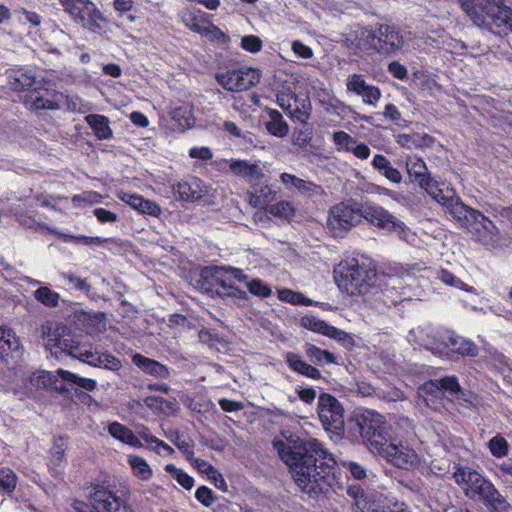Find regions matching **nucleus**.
Here are the masks:
<instances>
[{"mask_svg":"<svg viewBox=\"0 0 512 512\" xmlns=\"http://www.w3.org/2000/svg\"><path fill=\"white\" fill-rule=\"evenodd\" d=\"M281 460L286 463L297 487L310 498L318 499L333 488L337 462L316 438L297 437L287 442H273Z\"/></svg>","mask_w":512,"mask_h":512,"instance_id":"1","label":"nucleus"},{"mask_svg":"<svg viewBox=\"0 0 512 512\" xmlns=\"http://www.w3.org/2000/svg\"><path fill=\"white\" fill-rule=\"evenodd\" d=\"M453 478L466 497L481 502L489 512H512L507 499L478 471L458 464Z\"/></svg>","mask_w":512,"mask_h":512,"instance_id":"2","label":"nucleus"},{"mask_svg":"<svg viewBox=\"0 0 512 512\" xmlns=\"http://www.w3.org/2000/svg\"><path fill=\"white\" fill-rule=\"evenodd\" d=\"M340 290L351 296H362L376 284L377 266L373 259L358 255L342 260L334 270Z\"/></svg>","mask_w":512,"mask_h":512,"instance_id":"3","label":"nucleus"},{"mask_svg":"<svg viewBox=\"0 0 512 512\" xmlns=\"http://www.w3.org/2000/svg\"><path fill=\"white\" fill-rule=\"evenodd\" d=\"M348 428L375 453H382L383 446L391 440V425L384 415L373 409L356 408L348 420Z\"/></svg>","mask_w":512,"mask_h":512,"instance_id":"4","label":"nucleus"},{"mask_svg":"<svg viewBox=\"0 0 512 512\" xmlns=\"http://www.w3.org/2000/svg\"><path fill=\"white\" fill-rule=\"evenodd\" d=\"M460 3L475 25L512 32V9L504 0H460Z\"/></svg>","mask_w":512,"mask_h":512,"instance_id":"5","label":"nucleus"},{"mask_svg":"<svg viewBox=\"0 0 512 512\" xmlns=\"http://www.w3.org/2000/svg\"><path fill=\"white\" fill-rule=\"evenodd\" d=\"M293 83L283 82L275 90L276 103L293 122H306L311 118L312 104L307 92H296Z\"/></svg>","mask_w":512,"mask_h":512,"instance_id":"6","label":"nucleus"},{"mask_svg":"<svg viewBox=\"0 0 512 512\" xmlns=\"http://www.w3.org/2000/svg\"><path fill=\"white\" fill-rule=\"evenodd\" d=\"M293 83L283 82L275 90L276 103L293 122H306L311 118L312 104L307 92H296Z\"/></svg>","mask_w":512,"mask_h":512,"instance_id":"7","label":"nucleus"},{"mask_svg":"<svg viewBox=\"0 0 512 512\" xmlns=\"http://www.w3.org/2000/svg\"><path fill=\"white\" fill-rule=\"evenodd\" d=\"M363 205L353 200H346L329 209L327 225L334 237H343L363 218Z\"/></svg>","mask_w":512,"mask_h":512,"instance_id":"8","label":"nucleus"},{"mask_svg":"<svg viewBox=\"0 0 512 512\" xmlns=\"http://www.w3.org/2000/svg\"><path fill=\"white\" fill-rule=\"evenodd\" d=\"M90 498L96 511L84 501L74 500L72 512H131L120 496L102 484L92 485Z\"/></svg>","mask_w":512,"mask_h":512,"instance_id":"9","label":"nucleus"},{"mask_svg":"<svg viewBox=\"0 0 512 512\" xmlns=\"http://www.w3.org/2000/svg\"><path fill=\"white\" fill-rule=\"evenodd\" d=\"M317 413L324 430L341 439L345 432L344 408L340 401L329 393L318 398Z\"/></svg>","mask_w":512,"mask_h":512,"instance_id":"10","label":"nucleus"},{"mask_svg":"<svg viewBox=\"0 0 512 512\" xmlns=\"http://www.w3.org/2000/svg\"><path fill=\"white\" fill-rule=\"evenodd\" d=\"M446 209L451 217L470 232H480L481 229L491 232L495 228L493 222L479 210L464 204L456 195L452 200H447Z\"/></svg>","mask_w":512,"mask_h":512,"instance_id":"11","label":"nucleus"},{"mask_svg":"<svg viewBox=\"0 0 512 512\" xmlns=\"http://www.w3.org/2000/svg\"><path fill=\"white\" fill-rule=\"evenodd\" d=\"M42 334L46 348L56 357L63 353L71 356L79 342L78 335L63 323L47 322L42 325Z\"/></svg>","mask_w":512,"mask_h":512,"instance_id":"12","label":"nucleus"},{"mask_svg":"<svg viewBox=\"0 0 512 512\" xmlns=\"http://www.w3.org/2000/svg\"><path fill=\"white\" fill-rule=\"evenodd\" d=\"M61 4L73 20L83 27L92 32H98L102 29V23L105 22V19L92 1L61 0Z\"/></svg>","mask_w":512,"mask_h":512,"instance_id":"13","label":"nucleus"},{"mask_svg":"<svg viewBox=\"0 0 512 512\" xmlns=\"http://www.w3.org/2000/svg\"><path fill=\"white\" fill-rule=\"evenodd\" d=\"M261 73L258 69L241 66L215 74L217 83L225 90L239 92L248 90L260 82Z\"/></svg>","mask_w":512,"mask_h":512,"instance_id":"14","label":"nucleus"},{"mask_svg":"<svg viewBox=\"0 0 512 512\" xmlns=\"http://www.w3.org/2000/svg\"><path fill=\"white\" fill-rule=\"evenodd\" d=\"M362 212V219H365L370 225L383 230L386 233H394L400 238H405L407 231L406 224L382 206L365 204L363 205Z\"/></svg>","mask_w":512,"mask_h":512,"instance_id":"15","label":"nucleus"},{"mask_svg":"<svg viewBox=\"0 0 512 512\" xmlns=\"http://www.w3.org/2000/svg\"><path fill=\"white\" fill-rule=\"evenodd\" d=\"M132 363L144 374L158 380V382L149 383L147 385L149 391L161 392L163 394L170 392L171 388L169 384L160 382L162 380H168L171 377V369L168 366L140 353H135L132 356Z\"/></svg>","mask_w":512,"mask_h":512,"instance_id":"16","label":"nucleus"},{"mask_svg":"<svg viewBox=\"0 0 512 512\" xmlns=\"http://www.w3.org/2000/svg\"><path fill=\"white\" fill-rule=\"evenodd\" d=\"M370 46L380 54L391 55L403 45L400 32L391 25L380 24L368 35Z\"/></svg>","mask_w":512,"mask_h":512,"instance_id":"17","label":"nucleus"},{"mask_svg":"<svg viewBox=\"0 0 512 512\" xmlns=\"http://www.w3.org/2000/svg\"><path fill=\"white\" fill-rule=\"evenodd\" d=\"M394 466L401 469H409L417 465L418 455L416 451L401 442L395 444L392 439L383 446L382 453H378Z\"/></svg>","mask_w":512,"mask_h":512,"instance_id":"18","label":"nucleus"},{"mask_svg":"<svg viewBox=\"0 0 512 512\" xmlns=\"http://www.w3.org/2000/svg\"><path fill=\"white\" fill-rule=\"evenodd\" d=\"M63 99L64 94L62 92L53 89L39 88L30 91L24 103L33 111L57 110L60 108Z\"/></svg>","mask_w":512,"mask_h":512,"instance_id":"19","label":"nucleus"},{"mask_svg":"<svg viewBox=\"0 0 512 512\" xmlns=\"http://www.w3.org/2000/svg\"><path fill=\"white\" fill-rule=\"evenodd\" d=\"M278 189L270 184V176L266 173L258 179L247 192L249 204L253 208L265 209L277 196Z\"/></svg>","mask_w":512,"mask_h":512,"instance_id":"20","label":"nucleus"},{"mask_svg":"<svg viewBox=\"0 0 512 512\" xmlns=\"http://www.w3.org/2000/svg\"><path fill=\"white\" fill-rule=\"evenodd\" d=\"M229 171L238 178L243 179L249 185H252L258 179L263 178L266 174L264 166H261L260 161L250 162L242 159H230Z\"/></svg>","mask_w":512,"mask_h":512,"instance_id":"21","label":"nucleus"},{"mask_svg":"<svg viewBox=\"0 0 512 512\" xmlns=\"http://www.w3.org/2000/svg\"><path fill=\"white\" fill-rule=\"evenodd\" d=\"M280 181L283 183L287 190L295 189L301 195L312 198L320 197L325 194L323 187L315 182L308 181L297 177L290 173H282Z\"/></svg>","mask_w":512,"mask_h":512,"instance_id":"22","label":"nucleus"},{"mask_svg":"<svg viewBox=\"0 0 512 512\" xmlns=\"http://www.w3.org/2000/svg\"><path fill=\"white\" fill-rule=\"evenodd\" d=\"M406 170L412 183H416L421 189L428 186L433 179L428 171L425 161L416 155L406 158Z\"/></svg>","mask_w":512,"mask_h":512,"instance_id":"23","label":"nucleus"},{"mask_svg":"<svg viewBox=\"0 0 512 512\" xmlns=\"http://www.w3.org/2000/svg\"><path fill=\"white\" fill-rule=\"evenodd\" d=\"M117 197L142 214L154 217H158L161 214V208L156 202L145 199L139 194L120 192L117 194Z\"/></svg>","mask_w":512,"mask_h":512,"instance_id":"24","label":"nucleus"},{"mask_svg":"<svg viewBox=\"0 0 512 512\" xmlns=\"http://www.w3.org/2000/svg\"><path fill=\"white\" fill-rule=\"evenodd\" d=\"M444 344L451 352L461 356L476 357L479 353V348L473 341L465 339L455 333L448 334L444 338Z\"/></svg>","mask_w":512,"mask_h":512,"instance_id":"25","label":"nucleus"},{"mask_svg":"<svg viewBox=\"0 0 512 512\" xmlns=\"http://www.w3.org/2000/svg\"><path fill=\"white\" fill-rule=\"evenodd\" d=\"M285 362L290 370L297 374L303 375L313 380H319L321 378L320 370L303 361L298 353L287 352L285 355Z\"/></svg>","mask_w":512,"mask_h":512,"instance_id":"26","label":"nucleus"},{"mask_svg":"<svg viewBox=\"0 0 512 512\" xmlns=\"http://www.w3.org/2000/svg\"><path fill=\"white\" fill-rule=\"evenodd\" d=\"M264 112L267 115L265 128L272 136L283 138L289 133V125L284 120L283 115L274 108L266 107Z\"/></svg>","mask_w":512,"mask_h":512,"instance_id":"27","label":"nucleus"},{"mask_svg":"<svg viewBox=\"0 0 512 512\" xmlns=\"http://www.w3.org/2000/svg\"><path fill=\"white\" fill-rule=\"evenodd\" d=\"M108 433L116 440L134 448H142L143 444L134 432L120 422H112L108 425Z\"/></svg>","mask_w":512,"mask_h":512,"instance_id":"28","label":"nucleus"},{"mask_svg":"<svg viewBox=\"0 0 512 512\" xmlns=\"http://www.w3.org/2000/svg\"><path fill=\"white\" fill-rule=\"evenodd\" d=\"M173 194L182 201H193L201 197V190L197 178L191 181L182 180L172 185Z\"/></svg>","mask_w":512,"mask_h":512,"instance_id":"29","label":"nucleus"},{"mask_svg":"<svg viewBox=\"0 0 512 512\" xmlns=\"http://www.w3.org/2000/svg\"><path fill=\"white\" fill-rule=\"evenodd\" d=\"M68 446V437L66 436H54L52 440V446L48 451L49 454V468L57 469L65 462L66 449Z\"/></svg>","mask_w":512,"mask_h":512,"instance_id":"30","label":"nucleus"},{"mask_svg":"<svg viewBox=\"0 0 512 512\" xmlns=\"http://www.w3.org/2000/svg\"><path fill=\"white\" fill-rule=\"evenodd\" d=\"M85 121L97 139L108 140L112 138L113 132L108 117L101 114H89L85 117Z\"/></svg>","mask_w":512,"mask_h":512,"instance_id":"31","label":"nucleus"},{"mask_svg":"<svg viewBox=\"0 0 512 512\" xmlns=\"http://www.w3.org/2000/svg\"><path fill=\"white\" fill-rule=\"evenodd\" d=\"M36 81L35 74L28 69L19 68L9 75V84L14 91H25L30 89Z\"/></svg>","mask_w":512,"mask_h":512,"instance_id":"32","label":"nucleus"},{"mask_svg":"<svg viewBox=\"0 0 512 512\" xmlns=\"http://www.w3.org/2000/svg\"><path fill=\"white\" fill-rule=\"evenodd\" d=\"M210 16L202 12L198 11H185L181 15L182 23L191 31L201 35L206 25L210 21Z\"/></svg>","mask_w":512,"mask_h":512,"instance_id":"33","label":"nucleus"},{"mask_svg":"<svg viewBox=\"0 0 512 512\" xmlns=\"http://www.w3.org/2000/svg\"><path fill=\"white\" fill-rule=\"evenodd\" d=\"M373 167L386 179L391 181L392 183H400L402 181V175L400 171L393 167L390 160L382 155L376 154L372 160Z\"/></svg>","mask_w":512,"mask_h":512,"instance_id":"34","label":"nucleus"},{"mask_svg":"<svg viewBox=\"0 0 512 512\" xmlns=\"http://www.w3.org/2000/svg\"><path fill=\"white\" fill-rule=\"evenodd\" d=\"M21 342L11 328L0 327V357L6 359L11 353L18 352Z\"/></svg>","mask_w":512,"mask_h":512,"instance_id":"35","label":"nucleus"},{"mask_svg":"<svg viewBox=\"0 0 512 512\" xmlns=\"http://www.w3.org/2000/svg\"><path fill=\"white\" fill-rule=\"evenodd\" d=\"M213 287L220 297L246 299V292L237 287L231 279L216 277L213 281Z\"/></svg>","mask_w":512,"mask_h":512,"instance_id":"36","label":"nucleus"},{"mask_svg":"<svg viewBox=\"0 0 512 512\" xmlns=\"http://www.w3.org/2000/svg\"><path fill=\"white\" fill-rule=\"evenodd\" d=\"M305 353L309 360L315 365L322 366L325 364H339L337 357L333 353L328 350L321 349L311 343H306Z\"/></svg>","mask_w":512,"mask_h":512,"instance_id":"37","label":"nucleus"},{"mask_svg":"<svg viewBox=\"0 0 512 512\" xmlns=\"http://www.w3.org/2000/svg\"><path fill=\"white\" fill-rule=\"evenodd\" d=\"M428 195H430L435 201L446 208L448 205L447 200H452L457 194L454 189H443L440 187V183L434 178L428 186L422 188Z\"/></svg>","mask_w":512,"mask_h":512,"instance_id":"38","label":"nucleus"},{"mask_svg":"<svg viewBox=\"0 0 512 512\" xmlns=\"http://www.w3.org/2000/svg\"><path fill=\"white\" fill-rule=\"evenodd\" d=\"M302 124L301 127H296L292 133V144L302 149H306L311 145L314 129L313 126L309 123V120L306 122H300Z\"/></svg>","mask_w":512,"mask_h":512,"instance_id":"39","label":"nucleus"},{"mask_svg":"<svg viewBox=\"0 0 512 512\" xmlns=\"http://www.w3.org/2000/svg\"><path fill=\"white\" fill-rule=\"evenodd\" d=\"M71 356L94 367H99L101 363L100 353L93 352L90 345L82 344L80 341L72 350Z\"/></svg>","mask_w":512,"mask_h":512,"instance_id":"40","label":"nucleus"},{"mask_svg":"<svg viewBox=\"0 0 512 512\" xmlns=\"http://www.w3.org/2000/svg\"><path fill=\"white\" fill-rule=\"evenodd\" d=\"M264 211L276 218L290 221L295 215L293 204L287 200H281L275 204L268 205Z\"/></svg>","mask_w":512,"mask_h":512,"instance_id":"41","label":"nucleus"},{"mask_svg":"<svg viewBox=\"0 0 512 512\" xmlns=\"http://www.w3.org/2000/svg\"><path fill=\"white\" fill-rule=\"evenodd\" d=\"M57 374L63 382L80 387L86 391H93L96 388V381L90 378L80 377L70 371L59 369Z\"/></svg>","mask_w":512,"mask_h":512,"instance_id":"42","label":"nucleus"},{"mask_svg":"<svg viewBox=\"0 0 512 512\" xmlns=\"http://www.w3.org/2000/svg\"><path fill=\"white\" fill-rule=\"evenodd\" d=\"M128 463L133 470V474L137 478L147 481L152 477V469L143 457L138 455H129Z\"/></svg>","mask_w":512,"mask_h":512,"instance_id":"43","label":"nucleus"},{"mask_svg":"<svg viewBox=\"0 0 512 512\" xmlns=\"http://www.w3.org/2000/svg\"><path fill=\"white\" fill-rule=\"evenodd\" d=\"M17 479V475L12 469L8 467L0 468V494H12L16 488Z\"/></svg>","mask_w":512,"mask_h":512,"instance_id":"44","label":"nucleus"},{"mask_svg":"<svg viewBox=\"0 0 512 512\" xmlns=\"http://www.w3.org/2000/svg\"><path fill=\"white\" fill-rule=\"evenodd\" d=\"M393 427L395 434L402 439H408L410 436L415 435L414 422L407 416H396L393 422Z\"/></svg>","mask_w":512,"mask_h":512,"instance_id":"45","label":"nucleus"},{"mask_svg":"<svg viewBox=\"0 0 512 512\" xmlns=\"http://www.w3.org/2000/svg\"><path fill=\"white\" fill-rule=\"evenodd\" d=\"M321 104L327 113L334 114L340 117L341 119L347 117L348 113L351 110L348 105H346L344 102H342L335 96L329 97L327 100L321 101Z\"/></svg>","mask_w":512,"mask_h":512,"instance_id":"46","label":"nucleus"},{"mask_svg":"<svg viewBox=\"0 0 512 512\" xmlns=\"http://www.w3.org/2000/svg\"><path fill=\"white\" fill-rule=\"evenodd\" d=\"M34 298L46 307H56L59 304L60 295L47 286L39 287L34 291Z\"/></svg>","mask_w":512,"mask_h":512,"instance_id":"47","label":"nucleus"},{"mask_svg":"<svg viewBox=\"0 0 512 512\" xmlns=\"http://www.w3.org/2000/svg\"><path fill=\"white\" fill-rule=\"evenodd\" d=\"M428 385L438 391H447L451 394L460 391L458 378L454 375L444 376L438 379L430 380Z\"/></svg>","mask_w":512,"mask_h":512,"instance_id":"48","label":"nucleus"},{"mask_svg":"<svg viewBox=\"0 0 512 512\" xmlns=\"http://www.w3.org/2000/svg\"><path fill=\"white\" fill-rule=\"evenodd\" d=\"M201 36L206 37L210 42H215L219 45H228L230 37L224 33L219 27L213 24L210 20L203 30Z\"/></svg>","mask_w":512,"mask_h":512,"instance_id":"49","label":"nucleus"},{"mask_svg":"<svg viewBox=\"0 0 512 512\" xmlns=\"http://www.w3.org/2000/svg\"><path fill=\"white\" fill-rule=\"evenodd\" d=\"M65 243H74V244H83L86 246L90 245H102L107 239L101 238L99 236H85V235H72L66 233H60L58 236Z\"/></svg>","mask_w":512,"mask_h":512,"instance_id":"50","label":"nucleus"},{"mask_svg":"<svg viewBox=\"0 0 512 512\" xmlns=\"http://www.w3.org/2000/svg\"><path fill=\"white\" fill-rule=\"evenodd\" d=\"M165 471L169 473L184 489L190 490L193 487V477L188 475L182 469L177 468L174 464H167L165 466Z\"/></svg>","mask_w":512,"mask_h":512,"instance_id":"51","label":"nucleus"},{"mask_svg":"<svg viewBox=\"0 0 512 512\" xmlns=\"http://www.w3.org/2000/svg\"><path fill=\"white\" fill-rule=\"evenodd\" d=\"M488 447L491 454L497 458L507 456L509 452V444L501 434L492 437L488 442Z\"/></svg>","mask_w":512,"mask_h":512,"instance_id":"52","label":"nucleus"},{"mask_svg":"<svg viewBox=\"0 0 512 512\" xmlns=\"http://www.w3.org/2000/svg\"><path fill=\"white\" fill-rule=\"evenodd\" d=\"M332 141L338 151L349 152L352 146L356 144V140L345 131H336L332 134Z\"/></svg>","mask_w":512,"mask_h":512,"instance_id":"53","label":"nucleus"},{"mask_svg":"<svg viewBox=\"0 0 512 512\" xmlns=\"http://www.w3.org/2000/svg\"><path fill=\"white\" fill-rule=\"evenodd\" d=\"M62 278L74 289L88 293L91 290V285L86 279H83L73 272L62 273Z\"/></svg>","mask_w":512,"mask_h":512,"instance_id":"54","label":"nucleus"},{"mask_svg":"<svg viewBox=\"0 0 512 512\" xmlns=\"http://www.w3.org/2000/svg\"><path fill=\"white\" fill-rule=\"evenodd\" d=\"M306 327H308L310 330L318 332L324 336H331L332 330L335 326H332L328 323H326L323 320L316 319L314 317L306 318V322L304 323Z\"/></svg>","mask_w":512,"mask_h":512,"instance_id":"55","label":"nucleus"},{"mask_svg":"<svg viewBox=\"0 0 512 512\" xmlns=\"http://www.w3.org/2000/svg\"><path fill=\"white\" fill-rule=\"evenodd\" d=\"M195 498L205 507H211L218 497L214 491L207 486H199L195 491Z\"/></svg>","mask_w":512,"mask_h":512,"instance_id":"56","label":"nucleus"},{"mask_svg":"<svg viewBox=\"0 0 512 512\" xmlns=\"http://www.w3.org/2000/svg\"><path fill=\"white\" fill-rule=\"evenodd\" d=\"M247 288L249 292L261 298H267L271 295V288L264 283L261 279H252L248 284Z\"/></svg>","mask_w":512,"mask_h":512,"instance_id":"57","label":"nucleus"},{"mask_svg":"<svg viewBox=\"0 0 512 512\" xmlns=\"http://www.w3.org/2000/svg\"><path fill=\"white\" fill-rule=\"evenodd\" d=\"M39 381H41L45 387L54 389L60 393H65L68 391L64 383H60V385H58L59 380L51 372H43V374L39 376Z\"/></svg>","mask_w":512,"mask_h":512,"instance_id":"58","label":"nucleus"},{"mask_svg":"<svg viewBox=\"0 0 512 512\" xmlns=\"http://www.w3.org/2000/svg\"><path fill=\"white\" fill-rule=\"evenodd\" d=\"M262 40L255 35H246L241 39V47L250 53H257L262 49Z\"/></svg>","mask_w":512,"mask_h":512,"instance_id":"59","label":"nucleus"},{"mask_svg":"<svg viewBox=\"0 0 512 512\" xmlns=\"http://www.w3.org/2000/svg\"><path fill=\"white\" fill-rule=\"evenodd\" d=\"M144 403L147 407L151 409H159L162 410L163 407H166L168 410L174 409V403L160 396H147L144 399Z\"/></svg>","mask_w":512,"mask_h":512,"instance_id":"60","label":"nucleus"},{"mask_svg":"<svg viewBox=\"0 0 512 512\" xmlns=\"http://www.w3.org/2000/svg\"><path fill=\"white\" fill-rule=\"evenodd\" d=\"M367 87L368 84L361 74H353L348 78L347 89L357 95H360Z\"/></svg>","mask_w":512,"mask_h":512,"instance_id":"61","label":"nucleus"},{"mask_svg":"<svg viewBox=\"0 0 512 512\" xmlns=\"http://www.w3.org/2000/svg\"><path fill=\"white\" fill-rule=\"evenodd\" d=\"M150 449L156 452L159 455H171L174 450L163 440L157 438L156 436L149 437V442H147Z\"/></svg>","mask_w":512,"mask_h":512,"instance_id":"62","label":"nucleus"},{"mask_svg":"<svg viewBox=\"0 0 512 512\" xmlns=\"http://www.w3.org/2000/svg\"><path fill=\"white\" fill-rule=\"evenodd\" d=\"M150 449L156 452L159 455H171L174 450L163 440L157 438L156 436L149 437V442H147Z\"/></svg>","mask_w":512,"mask_h":512,"instance_id":"63","label":"nucleus"},{"mask_svg":"<svg viewBox=\"0 0 512 512\" xmlns=\"http://www.w3.org/2000/svg\"><path fill=\"white\" fill-rule=\"evenodd\" d=\"M101 363L99 367H103L112 371H118L122 367V362L116 356L109 352L100 353Z\"/></svg>","mask_w":512,"mask_h":512,"instance_id":"64","label":"nucleus"}]
</instances>
